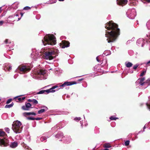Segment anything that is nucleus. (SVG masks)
<instances>
[{
	"instance_id": "obj_28",
	"label": "nucleus",
	"mask_w": 150,
	"mask_h": 150,
	"mask_svg": "<svg viewBox=\"0 0 150 150\" xmlns=\"http://www.w3.org/2000/svg\"><path fill=\"white\" fill-rule=\"evenodd\" d=\"M141 1L144 3L150 2V0H141Z\"/></svg>"
},
{
	"instance_id": "obj_14",
	"label": "nucleus",
	"mask_w": 150,
	"mask_h": 150,
	"mask_svg": "<svg viewBox=\"0 0 150 150\" xmlns=\"http://www.w3.org/2000/svg\"><path fill=\"white\" fill-rule=\"evenodd\" d=\"M144 39L142 38H140L138 39L137 41V45L142 43V46H143L142 44L144 41Z\"/></svg>"
},
{
	"instance_id": "obj_47",
	"label": "nucleus",
	"mask_w": 150,
	"mask_h": 150,
	"mask_svg": "<svg viewBox=\"0 0 150 150\" xmlns=\"http://www.w3.org/2000/svg\"><path fill=\"white\" fill-rule=\"evenodd\" d=\"M11 69H12L11 67H9L8 70V71H10V70H11Z\"/></svg>"
},
{
	"instance_id": "obj_25",
	"label": "nucleus",
	"mask_w": 150,
	"mask_h": 150,
	"mask_svg": "<svg viewBox=\"0 0 150 150\" xmlns=\"http://www.w3.org/2000/svg\"><path fill=\"white\" fill-rule=\"evenodd\" d=\"M110 119L111 120H116L118 119V118L117 117H115L114 116H112L110 117Z\"/></svg>"
},
{
	"instance_id": "obj_7",
	"label": "nucleus",
	"mask_w": 150,
	"mask_h": 150,
	"mask_svg": "<svg viewBox=\"0 0 150 150\" xmlns=\"http://www.w3.org/2000/svg\"><path fill=\"white\" fill-rule=\"evenodd\" d=\"M9 141L7 139H3L0 138V146H6L9 145Z\"/></svg>"
},
{
	"instance_id": "obj_56",
	"label": "nucleus",
	"mask_w": 150,
	"mask_h": 150,
	"mask_svg": "<svg viewBox=\"0 0 150 150\" xmlns=\"http://www.w3.org/2000/svg\"><path fill=\"white\" fill-rule=\"evenodd\" d=\"M13 18H16L15 16H14L13 17Z\"/></svg>"
},
{
	"instance_id": "obj_19",
	"label": "nucleus",
	"mask_w": 150,
	"mask_h": 150,
	"mask_svg": "<svg viewBox=\"0 0 150 150\" xmlns=\"http://www.w3.org/2000/svg\"><path fill=\"white\" fill-rule=\"evenodd\" d=\"M46 109H41V110H39L38 111V114H41V113L44 112L46 110H47L48 109V108L47 107H46Z\"/></svg>"
},
{
	"instance_id": "obj_21",
	"label": "nucleus",
	"mask_w": 150,
	"mask_h": 150,
	"mask_svg": "<svg viewBox=\"0 0 150 150\" xmlns=\"http://www.w3.org/2000/svg\"><path fill=\"white\" fill-rule=\"evenodd\" d=\"M133 65L132 63L130 62H128L125 64L126 66L127 67L129 68L131 67Z\"/></svg>"
},
{
	"instance_id": "obj_33",
	"label": "nucleus",
	"mask_w": 150,
	"mask_h": 150,
	"mask_svg": "<svg viewBox=\"0 0 150 150\" xmlns=\"http://www.w3.org/2000/svg\"><path fill=\"white\" fill-rule=\"evenodd\" d=\"M32 102L33 103L35 104H37L38 103V101L36 99H33Z\"/></svg>"
},
{
	"instance_id": "obj_53",
	"label": "nucleus",
	"mask_w": 150,
	"mask_h": 150,
	"mask_svg": "<svg viewBox=\"0 0 150 150\" xmlns=\"http://www.w3.org/2000/svg\"><path fill=\"white\" fill-rule=\"evenodd\" d=\"M12 20H13V21H15L16 20H15L14 19H12Z\"/></svg>"
},
{
	"instance_id": "obj_22",
	"label": "nucleus",
	"mask_w": 150,
	"mask_h": 150,
	"mask_svg": "<svg viewBox=\"0 0 150 150\" xmlns=\"http://www.w3.org/2000/svg\"><path fill=\"white\" fill-rule=\"evenodd\" d=\"M14 103L12 102L11 104L6 105L5 107V108H10L12 107Z\"/></svg>"
},
{
	"instance_id": "obj_48",
	"label": "nucleus",
	"mask_w": 150,
	"mask_h": 150,
	"mask_svg": "<svg viewBox=\"0 0 150 150\" xmlns=\"http://www.w3.org/2000/svg\"><path fill=\"white\" fill-rule=\"evenodd\" d=\"M20 19H21V18H18V19L16 20L18 21L19 20H20Z\"/></svg>"
},
{
	"instance_id": "obj_38",
	"label": "nucleus",
	"mask_w": 150,
	"mask_h": 150,
	"mask_svg": "<svg viewBox=\"0 0 150 150\" xmlns=\"http://www.w3.org/2000/svg\"><path fill=\"white\" fill-rule=\"evenodd\" d=\"M81 120V118L80 117H76L74 119V120H75L77 121H79Z\"/></svg>"
},
{
	"instance_id": "obj_54",
	"label": "nucleus",
	"mask_w": 150,
	"mask_h": 150,
	"mask_svg": "<svg viewBox=\"0 0 150 150\" xmlns=\"http://www.w3.org/2000/svg\"><path fill=\"white\" fill-rule=\"evenodd\" d=\"M3 7V6L0 7V9H1V8Z\"/></svg>"
},
{
	"instance_id": "obj_10",
	"label": "nucleus",
	"mask_w": 150,
	"mask_h": 150,
	"mask_svg": "<svg viewBox=\"0 0 150 150\" xmlns=\"http://www.w3.org/2000/svg\"><path fill=\"white\" fill-rule=\"evenodd\" d=\"M127 2V0H117V4L122 6L126 4Z\"/></svg>"
},
{
	"instance_id": "obj_24",
	"label": "nucleus",
	"mask_w": 150,
	"mask_h": 150,
	"mask_svg": "<svg viewBox=\"0 0 150 150\" xmlns=\"http://www.w3.org/2000/svg\"><path fill=\"white\" fill-rule=\"evenodd\" d=\"M17 98H18V101H21L23 100H24L25 99V97H23L22 98H21V97H17Z\"/></svg>"
},
{
	"instance_id": "obj_11",
	"label": "nucleus",
	"mask_w": 150,
	"mask_h": 150,
	"mask_svg": "<svg viewBox=\"0 0 150 150\" xmlns=\"http://www.w3.org/2000/svg\"><path fill=\"white\" fill-rule=\"evenodd\" d=\"M145 80V78L144 77L141 78L140 79H139L137 81H136V83H138L141 85L142 86L146 83L145 82H144Z\"/></svg>"
},
{
	"instance_id": "obj_49",
	"label": "nucleus",
	"mask_w": 150,
	"mask_h": 150,
	"mask_svg": "<svg viewBox=\"0 0 150 150\" xmlns=\"http://www.w3.org/2000/svg\"><path fill=\"white\" fill-rule=\"evenodd\" d=\"M21 16H22L23 15V13H21Z\"/></svg>"
},
{
	"instance_id": "obj_6",
	"label": "nucleus",
	"mask_w": 150,
	"mask_h": 150,
	"mask_svg": "<svg viewBox=\"0 0 150 150\" xmlns=\"http://www.w3.org/2000/svg\"><path fill=\"white\" fill-rule=\"evenodd\" d=\"M18 69L20 71L23 72L24 73H27L30 71L31 70V68L30 67L23 65H20L18 67Z\"/></svg>"
},
{
	"instance_id": "obj_45",
	"label": "nucleus",
	"mask_w": 150,
	"mask_h": 150,
	"mask_svg": "<svg viewBox=\"0 0 150 150\" xmlns=\"http://www.w3.org/2000/svg\"><path fill=\"white\" fill-rule=\"evenodd\" d=\"M83 79H79L78 80V81H83Z\"/></svg>"
},
{
	"instance_id": "obj_32",
	"label": "nucleus",
	"mask_w": 150,
	"mask_h": 150,
	"mask_svg": "<svg viewBox=\"0 0 150 150\" xmlns=\"http://www.w3.org/2000/svg\"><path fill=\"white\" fill-rule=\"evenodd\" d=\"M146 73V71H142V72L141 74L140 75V76H143V75H144Z\"/></svg>"
},
{
	"instance_id": "obj_52",
	"label": "nucleus",
	"mask_w": 150,
	"mask_h": 150,
	"mask_svg": "<svg viewBox=\"0 0 150 150\" xmlns=\"http://www.w3.org/2000/svg\"><path fill=\"white\" fill-rule=\"evenodd\" d=\"M18 16V14H16V16L17 17V16Z\"/></svg>"
},
{
	"instance_id": "obj_1",
	"label": "nucleus",
	"mask_w": 150,
	"mask_h": 150,
	"mask_svg": "<svg viewBox=\"0 0 150 150\" xmlns=\"http://www.w3.org/2000/svg\"><path fill=\"white\" fill-rule=\"evenodd\" d=\"M105 28L110 31H106L105 36L108 43H112L115 41L120 34V30L118 25L112 21L107 23Z\"/></svg>"
},
{
	"instance_id": "obj_29",
	"label": "nucleus",
	"mask_w": 150,
	"mask_h": 150,
	"mask_svg": "<svg viewBox=\"0 0 150 150\" xmlns=\"http://www.w3.org/2000/svg\"><path fill=\"white\" fill-rule=\"evenodd\" d=\"M28 120H35V118L32 117H28L27 118Z\"/></svg>"
},
{
	"instance_id": "obj_42",
	"label": "nucleus",
	"mask_w": 150,
	"mask_h": 150,
	"mask_svg": "<svg viewBox=\"0 0 150 150\" xmlns=\"http://www.w3.org/2000/svg\"><path fill=\"white\" fill-rule=\"evenodd\" d=\"M8 39H6L5 41V43H6V44H7L8 43H9L8 42Z\"/></svg>"
},
{
	"instance_id": "obj_4",
	"label": "nucleus",
	"mask_w": 150,
	"mask_h": 150,
	"mask_svg": "<svg viewBox=\"0 0 150 150\" xmlns=\"http://www.w3.org/2000/svg\"><path fill=\"white\" fill-rule=\"evenodd\" d=\"M12 126V128L16 133H20L21 132L23 127L21 126V123L20 121L18 120L14 121Z\"/></svg>"
},
{
	"instance_id": "obj_23",
	"label": "nucleus",
	"mask_w": 150,
	"mask_h": 150,
	"mask_svg": "<svg viewBox=\"0 0 150 150\" xmlns=\"http://www.w3.org/2000/svg\"><path fill=\"white\" fill-rule=\"evenodd\" d=\"M6 133L3 131L0 130V137H4L6 135Z\"/></svg>"
},
{
	"instance_id": "obj_50",
	"label": "nucleus",
	"mask_w": 150,
	"mask_h": 150,
	"mask_svg": "<svg viewBox=\"0 0 150 150\" xmlns=\"http://www.w3.org/2000/svg\"><path fill=\"white\" fill-rule=\"evenodd\" d=\"M58 0L60 1H64V0Z\"/></svg>"
},
{
	"instance_id": "obj_35",
	"label": "nucleus",
	"mask_w": 150,
	"mask_h": 150,
	"mask_svg": "<svg viewBox=\"0 0 150 150\" xmlns=\"http://www.w3.org/2000/svg\"><path fill=\"white\" fill-rule=\"evenodd\" d=\"M12 99L11 98L8 99L6 103L7 104L9 103L12 101Z\"/></svg>"
},
{
	"instance_id": "obj_13",
	"label": "nucleus",
	"mask_w": 150,
	"mask_h": 150,
	"mask_svg": "<svg viewBox=\"0 0 150 150\" xmlns=\"http://www.w3.org/2000/svg\"><path fill=\"white\" fill-rule=\"evenodd\" d=\"M37 74L38 75H44L46 73L45 70L43 69H39L37 71Z\"/></svg>"
},
{
	"instance_id": "obj_55",
	"label": "nucleus",
	"mask_w": 150,
	"mask_h": 150,
	"mask_svg": "<svg viewBox=\"0 0 150 150\" xmlns=\"http://www.w3.org/2000/svg\"><path fill=\"white\" fill-rule=\"evenodd\" d=\"M109 150L108 149H105L104 150Z\"/></svg>"
},
{
	"instance_id": "obj_57",
	"label": "nucleus",
	"mask_w": 150,
	"mask_h": 150,
	"mask_svg": "<svg viewBox=\"0 0 150 150\" xmlns=\"http://www.w3.org/2000/svg\"><path fill=\"white\" fill-rule=\"evenodd\" d=\"M7 7V6H6V7Z\"/></svg>"
},
{
	"instance_id": "obj_3",
	"label": "nucleus",
	"mask_w": 150,
	"mask_h": 150,
	"mask_svg": "<svg viewBox=\"0 0 150 150\" xmlns=\"http://www.w3.org/2000/svg\"><path fill=\"white\" fill-rule=\"evenodd\" d=\"M77 83V82L75 81L68 82L66 81L64 83L61 85L59 86H55L52 87L51 88L49 89L50 93H54L60 89L61 87H64L66 86H71Z\"/></svg>"
},
{
	"instance_id": "obj_12",
	"label": "nucleus",
	"mask_w": 150,
	"mask_h": 150,
	"mask_svg": "<svg viewBox=\"0 0 150 150\" xmlns=\"http://www.w3.org/2000/svg\"><path fill=\"white\" fill-rule=\"evenodd\" d=\"M18 2L14 3L12 4V5L10 7V8L8 7L7 9H8L9 8L10 9L13 8V9H16L18 8Z\"/></svg>"
},
{
	"instance_id": "obj_30",
	"label": "nucleus",
	"mask_w": 150,
	"mask_h": 150,
	"mask_svg": "<svg viewBox=\"0 0 150 150\" xmlns=\"http://www.w3.org/2000/svg\"><path fill=\"white\" fill-rule=\"evenodd\" d=\"M45 92V90H41L37 93V94H42Z\"/></svg>"
},
{
	"instance_id": "obj_58",
	"label": "nucleus",
	"mask_w": 150,
	"mask_h": 150,
	"mask_svg": "<svg viewBox=\"0 0 150 150\" xmlns=\"http://www.w3.org/2000/svg\"><path fill=\"white\" fill-rule=\"evenodd\" d=\"M131 9L134 10V9H135V8H132V9Z\"/></svg>"
},
{
	"instance_id": "obj_60",
	"label": "nucleus",
	"mask_w": 150,
	"mask_h": 150,
	"mask_svg": "<svg viewBox=\"0 0 150 150\" xmlns=\"http://www.w3.org/2000/svg\"><path fill=\"white\" fill-rule=\"evenodd\" d=\"M1 10H0V13H1Z\"/></svg>"
},
{
	"instance_id": "obj_41",
	"label": "nucleus",
	"mask_w": 150,
	"mask_h": 150,
	"mask_svg": "<svg viewBox=\"0 0 150 150\" xmlns=\"http://www.w3.org/2000/svg\"><path fill=\"white\" fill-rule=\"evenodd\" d=\"M45 92L47 93H50V91L48 89L45 90Z\"/></svg>"
},
{
	"instance_id": "obj_5",
	"label": "nucleus",
	"mask_w": 150,
	"mask_h": 150,
	"mask_svg": "<svg viewBox=\"0 0 150 150\" xmlns=\"http://www.w3.org/2000/svg\"><path fill=\"white\" fill-rule=\"evenodd\" d=\"M57 56V54L53 50L50 51H47L44 53V56L45 58L47 59L51 60L53 59L55 57V56H54V55Z\"/></svg>"
},
{
	"instance_id": "obj_27",
	"label": "nucleus",
	"mask_w": 150,
	"mask_h": 150,
	"mask_svg": "<svg viewBox=\"0 0 150 150\" xmlns=\"http://www.w3.org/2000/svg\"><path fill=\"white\" fill-rule=\"evenodd\" d=\"M47 139V137H41L40 139L42 142Z\"/></svg>"
},
{
	"instance_id": "obj_16",
	"label": "nucleus",
	"mask_w": 150,
	"mask_h": 150,
	"mask_svg": "<svg viewBox=\"0 0 150 150\" xmlns=\"http://www.w3.org/2000/svg\"><path fill=\"white\" fill-rule=\"evenodd\" d=\"M18 146L17 142H11L10 145V147L12 148H15Z\"/></svg>"
},
{
	"instance_id": "obj_15",
	"label": "nucleus",
	"mask_w": 150,
	"mask_h": 150,
	"mask_svg": "<svg viewBox=\"0 0 150 150\" xmlns=\"http://www.w3.org/2000/svg\"><path fill=\"white\" fill-rule=\"evenodd\" d=\"M129 3H130V6H133L136 5L137 4V2L134 0H129Z\"/></svg>"
},
{
	"instance_id": "obj_18",
	"label": "nucleus",
	"mask_w": 150,
	"mask_h": 150,
	"mask_svg": "<svg viewBox=\"0 0 150 150\" xmlns=\"http://www.w3.org/2000/svg\"><path fill=\"white\" fill-rule=\"evenodd\" d=\"M24 116L29 115H35L36 114L34 112H24L23 114Z\"/></svg>"
},
{
	"instance_id": "obj_17",
	"label": "nucleus",
	"mask_w": 150,
	"mask_h": 150,
	"mask_svg": "<svg viewBox=\"0 0 150 150\" xmlns=\"http://www.w3.org/2000/svg\"><path fill=\"white\" fill-rule=\"evenodd\" d=\"M31 8L37 9L38 8V6H32L31 7H30L28 6H26V7H24L23 8V9H30Z\"/></svg>"
},
{
	"instance_id": "obj_39",
	"label": "nucleus",
	"mask_w": 150,
	"mask_h": 150,
	"mask_svg": "<svg viewBox=\"0 0 150 150\" xmlns=\"http://www.w3.org/2000/svg\"><path fill=\"white\" fill-rule=\"evenodd\" d=\"M146 66L147 67L150 66V60L147 62Z\"/></svg>"
},
{
	"instance_id": "obj_44",
	"label": "nucleus",
	"mask_w": 150,
	"mask_h": 150,
	"mask_svg": "<svg viewBox=\"0 0 150 150\" xmlns=\"http://www.w3.org/2000/svg\"><path fill=\"white\" fill-rule=\"evenodd\" d=\"M28 101L29 102H32L33 99H29L28 100Z\"/></svg>"
},
{
	"instance_id": "obj_59",
	"label": "nucleus",
	"mask_w": 150,
	"mask_h": 150,
	"mask_svg": "<svg viewBox=\"0 0 150 150\" xmlns=\"http://www.w3.org/2000/svg\"><path fill=\"white\" fill-rule=\"evenodd\" d=\"M3 6V7H6V6Z\"/></svg>"
},
{
	"instance_id": "obj_8",
	"label": "nucleus",
	"mask_w": 150,
	"mask_h": 150,
	"mask_svg": "<svg viewBox=\"0 0 150 150\" xmlns=\"http://www.w3.org/2000/svg\"><path fill=\"white\" fill-rule=\"evenodd\" d=\"M60 44V46L62 48H64L65 47H69L70 43L68 41L63 40L62 41V42Z\"/></svg>"
},
{
	"instance_id": "obj_26",
	"label": "nucleus",
	"mask_w": 150,
	"mask_h": 150,
	"mask_svg": "<svg viewBox=\"0 0 150 150\" xmlns=\"http://www.w3.org/2000/svg\"><path fill=\"white\" fill-rule=\"evenodd\" d=\"M103 146L106 148H109L111 147V146L109 144H105L103 145Z\"/></svg>"
},
{
	"instance_id": "obj_2",
	"label": "nucleus",
	"mask_w": 150,
	"mask_h": 150,
	"mask_svg": "<svg viewBox=\"0 0 150 150\" xmlns=\"http://www.w3.org/2000/svg\"><path fill=\"white\" fill-rule=\"evenodd\" d=\"M42 41L44 45L47 44L54 45L56 43V38L53 34L46 35L44 38L43 40H42Z\"/></svg>"
},
{
	"instance_id": "obj_20",
	"label": "nucleus",
	"mask_w": 150,
	"mask_h": 150,
	"mask_svg": "<svg viewBox=\"0 0 150 150\" xmlns=\"http://www.w3.org/2000/svg\"><path fill=\"white\" fill-rule=\"evenodd\" d=\"M57 1L56 0H49V1H48L46 3L47 4H53L55 3Z\"/></svg>"
},
{
	"instance_id": "obj_51",
	"label": "nucleus",
	"mask_w": 150,
	"mask_h": 150,
	"mask_svg": "<svg viewBox=\"0 0 150 150\" xmlns=\"http://www.w3.org/2000/svg\"><path fill=\"white\" fill-rule=\"evenodd\" d=\"M13 17V16H9L8 17V18H10L11 17Z\"/></svg>"
},
{
	"instance_id": "obj_46",
	"label": "nucleus",
	"mask_w": 150,
	"mask_h": 150,
	"mask_svg": "<svg viewBox=\"0 0 150 150\" xmlns=\"http://www.w3.org/2000/svg\"><path fill=\"white\" fill-rule=\"evenodd\" d=\"M96 59L97 60V61L98 62H100V60L99 59L98 57H97L96 58Z\"/></svg>"
},
{
	"instance_id": "obj_43",
	"label": "nucleus",
	"mask_w": 150,
	"mask_h": 150,
	"mask_svg": "<svg viewBox=\"0 0 150 150\" xmlns=\"http://www.w3.org/2000/svg\"><path fill=\"white\" fill-rule=\"evenodd\" d=\"M3 23H4L3 21H0V25H2Z\"/></svg>"
},
{
	"instance_id": "obj_34",
	"label": "nucleus",
	"mask_w": 150,
	"mask_h": 150,
	"mask_svg": "<svg viewBox=\"0 0 150 150\" xmlns=\"http://www.w3.org/2000/svg\"><path fill=\"white\" fill-rule=\"evenodd\" d=\"M5 130L8 133H9L10 129L8 127H6L5 128Z\"/></svg>"
},
{
	"instance_id": "obj_9",
	"label": "nucleus",
	"mask_w": 150,
	"mask_h": 150,
	"mask_svg": "<svg viewBox=\"0 0 150 150\" xmlns=\"http://www.w3.org/2000/svg\"><path fill=\"white\" fill-rule=\"evenodd\" d=\"M31 104L30 103H25V106H23L21 107V108L23 110H29V108H31Z\"/></svg>"
},
{
	"instance_id": "obj_31",
	"label": "nucleus",
	"mask_w": 150,
	"mask_h": 150,
	"mask_svg": "<svg viewBox=\"0 0 150 150\" xmlns=\"http://www.w3.org/2000/svg\"><path fill=\"white\" fill-rule=\"evenodd\" d=\"M129 144V140L126 141L125 142V145L126 146H128Z\"/></svg>"
},
{
	"instance_id": "obj_40",
	"label": "nucleus",
	"mask_w": 150,
	"mask_h": 150,
	"mask_svg": "<svg viewBox=\"0 0 150 150\" xmlns=\"http://www.w3.org/2000/svg\"><path fill=\"white\" fill-rule=\"evenodd\" d=\"M42 119V118L41 117H37V118H35V120H40Z\"/></svg>"
},
{
	"instance_id": "obj_37",
	"label": "nucleus",
	"mask_w": 150,
	"mask_h": 150,
	"mask_svg": "<svg viewBox=\"0 0 150 150\" xmlns=\"http://www.w3.org/2000/svg\"><path fill=\"white\" fill-rule=\"evenodd\" d=\"M138 66V64H136L134 65L133 67V69L135 70L136 69L137 67Z\"/></svg>"
},
{
	"instance_id": "obj_36",
	"label": "nucleus",
	"mask_w": 150,
	"mask_h": 150,
	"mask_svg": "<svg viewBox=\"0 0 150 150\" xmlns=\"http://www.w3.org/2000/svg\"><path fill=\"white\" fill-rule=\"evenodd\" d=\"M146 105L150 111V103H146Z\"/></svg>"
}]
</instances>
